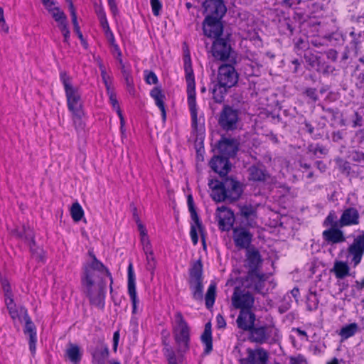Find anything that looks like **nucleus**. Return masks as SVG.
Instances as JSON below:
<instances>
[{
	"label": "nucleus",
	"mask_w": 364,
	"mask_h": 364,
	"mask_svg": "<svg viewBox=\"0 0 364 364\" xmlns=\"http://www.w3.org/2000/svg\"><path fill=\"white\" fill-rule=\"evenodd\" d=\"M211 52L213 56L221 61L230 60L234 58L232 55L233 50L228 42L227 39L223 38H218L213 41L211 47Z\"/></svg>",
	"instance_id": "11"
},
{
	"label": "nucleus",
	"mask_w": 364,
	"mask_h": 364,
	"mask_svg": "<svg viewBox=\"0 0 364 364\" xmlns=\"http://www.w3.org/2000/svg\"><path fill=\"white\" fill-rule=\"evenodd\" d=\"M263 259L259 250L254 246L245 250L244 267L248 269L247 277H251L253 274L258 273L262 264Z\"/></svg>",
	"instance_id": "10"
},
{
	"label": "nucleus",
	"mask_w": 364,
	"mask_h": 364,
	"mask_svg": "<svg viewBox=\"0 0 364 364\" xmlns=\"http://www.w3.org/2000/svg\"><path fill=\"white\" fill-rule=\"evenodd\" d=\"M321 57L315 55L311 53H308L304 55V59L306 63H309L311 67H314L316 64H320Z\"/></svg>",
	"instance_id": "49"
},
{
	"label": "nucleus",
	"mask_w": 364,
	"mask_h": 364,
	"mask_svg": "<svg viewBox=\"0 0 364 364\" xmlns=\"http://www.w3.org/2000/svg\"><path fill=\"white\" fill-rule=\"evenodd\" d=\"M239 211L236 216L241 220L245 226L254 227L256 225V219L257 218V208L251 203H239L237 204Z\"/></svg>",
	"instance_id": "12"
},
{
	"label": "nucleus",
	"mask_w": 364,
	"mask_h": 364,
	"mask_svg": "<svg viewBox=\"0 0 364 364\" xmlns=\"http://www.w3.org/2000/svg\"><path fill=\"white\" fill-rule=\"evenodd\" d=\"M101 76L102 78V80L106 86V88L107 90V92H109V90H111V83L109 82V76L107 74L106 71H103L101 73Z\"/></svg>",
	"instance_id": "60"
},
{
	"label": "nucleus",
	"mask_w": 364,
	"mask_h": 364,
	"mask_svg": "<svg viewBox=\"0 0 364 364\" xmlns=\"http://www.w3.org/2000/svg\"><path fill=\"white\" fill-rule=\"evenodd\" d=\"M100 24H101L102 27L103 28V29L105 32V34H110L112 36V31L109 28L108 21L107 20V17L100 19Z\"/></svg>",
	"instance_id": "61"
},
{
	"label": "nucleus",
	"mask_w": 364,
	"mask_h": 364,
	"mask_svg": "<svg viewBox=\"0 0 364 364\" xmlns=\"http://www.w3.org/2000/svg\"><path fill=\"white\" fill-rule=\"evenodd\" d=\"M216 296V285L215 284H211L206 292L205 300V306L207 309H210L213 307Z\"/></svg>",
	"instance_id": "39"
},
{
	"label": "nucleus",
	"mask_w": 364,
	"mask_h": 364,
	"mask_svg": "<svg viewBox=\"0 0 364 364\" xmlns=\"http://www.w3.org/2000/svg\"><path fill=\"white\" fill-rule=\"evenodd\" d=\"M236 63V58H232L230 63H223L218 67L216 80L212 82L210 87L213 100L216 103H222L230 89L237 85L239 75L234 66Z\"/></svg>",
	"instance_id": "1"
},
{
	"label": "nucleus",
	"mask_w": 364,
	"mask_h": 364,
	"mask_svg": "<svg viewBox=\"0 0 364 364\" xmlns=\"http://www.w3.org/2000/svg\"><path fill=\"white\" fill-rule=\"evenodd\" d=\"M326 57L328 60L336 62L338 58V52L334 49H329L326 52Z\"/></svg>",
	"instance_id": "59"
},
{
	"label": "nucleus",
	"mask_w": 364,
	"mask_h": 364,
	"mask_svg": "<svg viewBox=\"0 0 364 364\" xmlns=\"http://www.w3.org/2000/svg\"><path fill=\"white\" fill-rule=\"evenodd\" d=\"M164 355L167 358L168 364H178L176 355L172 349L166 348Z\"/></svg>",
	"instance_id": "51"
},
{
	"label": "nucleus",
	"mask_w": 364,
	"mask_h": 364,
	"mask_svg": "<svg viewBox=\"0 0 364 364\" xmlns=\"http://www.w3.org/2000/svg\"><path fill=\"white\" fill-rule=\"evenodd\" d=\"M46 9L56 22L65 20V18H67L65 13L58 6H49L48 8Z\"/></svg>",
	"instance_id": "43"
},
{
	"label": "nucleus",
	"mask_w": 364,
	"mask_h": 364,
	"mask_svg": "<svg viewBox=\"0 0 364 364\" xmlns=\"http://www.w3.org/2000/svg\"><path fill=\"white\" fill-rule=\"evenodd\" d=\"M221 18L205 16L203 22V31L205 36L213 38H220L223 33V24Z\"/></svg>",
	"instance_id": "13"
},
{
	"label": "nucleus",
	"mask_w": 364,
	"mask_h": 364,
	"mask_svg": "<svg viewBox=\"0 0 364 364\" xmlns=\"http://www.w3.org/2000/svg\"><path fill=\"white\" fill-rule=\"evenodd\" d=\"M60 77L64 87L68 109L71 112L83 111L78 87L73 85L71 77L65 72H61Z\"/></svg>",
	"instance_id": "2"
},
{
	"label": "nucleus",
	"mask_w": 364,
	"mask_h": 364,
	"mask_svg": "<svg viewBox=\"0 0 364 364\" xmlns=\"http://www.w3.org/2000/svg\"><path fill=\"white\" fill-rule=\"evenodd\" d=\"M186 80L187 82V94L188 103L191 112L192 126L196 129L197 127V108L196 100V87L195 78L192 68L191 66L185 65Z\"/></svg>",
	"instance_id": "5"
},
{
	"label": "nucleus",
	"mask_w": 364,
	"mask_h": 364,
	"mask_svg": "<svg viewBox=\"0 0 364 364\" xmlns=\"http://www.w3.org/2000/svg\"><path fill=\"white\" fill-rule=\"evenodd\" d=\"M355 119L353 121V127L355 128L357 127L362 126L363 117L359 114L358 112H355L354 113Z\"/></svg>",
	"instance_id": "62"
},
{
	"label": "nucleus",
	"mask_w": 364,
	"mask_h": 364,
	"mask_svg": "<svg viewBox=\"0 0 364 364\" xmlns=\"http://www.w3.org/2000/svg\"><path fill=\"white\" fill-rule=\"evenodd\" d=\"M187 203H188L189 212L191 213V218L193 220V221L194 222L193 225H195L196 227L198 228V229L200 231L201 236L203 237V224L199 218V216L196 212L192 195L188 196Z\"/></svg>",
	"instance_id": "34"
},
{
	"label": "nucleus",
	"mask_w": 364,
	"mask_h": 364,
	"mask_svg": "<svg viewBox=\"0 0 364 364\" xmlns=\"http://www.w3.org/2000/svg\"><path fill=\"white\" fill-rule=\"evenodd\" d=\"M105 282H101L97 288H95L94 287H84V292L89 298L90 303L100 309H103L105 307Z\"/></svg>",
	"instance_id": "16"
},
{
	"label": "nucleus",
	"mask_w": 364,
	"mask_h": 364,
	"mask_svg": "<svg viewBox=\"0 0 364 364\" xmlns=\"http://www.w3.org/2000/svg\"><path fill=\"white\" fill-rule=\"evenodd\" d=\"M146 82L149 85L156 84L158 82V77L154 72L151 71L146 75Z\"/></svg>",
	"instance_id": "58"
},
{
	"label": "nucleus",
	"mask_w": 364,
	"mask_h": 364,
	"mask_svg": "<svg viewBox=\"0 0 364 364\" xmlns=\"http://www.w3.org/2000/svg\"><path fill=\"white\" fill-rule=\"evenodd\" d=\"M209 165L221 177H225L231 169L230 161H209Z\"/></svg>",
	"instance_id": "32"
},
{
	"label": "nucleus",
	"mask_w": 364,
	"mask_h": 364,
	"mask_svg": "<svg viewBox=\"0 0 364 364\" xmlns=\"http://www.w3.org/2000/svg\"><path fill=\"white\" fill-rule=\"evenodd\" d=\"M274 332V338L272 340L276 341L274 338L279 337V331L277 328H274V326H255V324L248 329L247 331L250 332L249 339L254 343L258 344H263L267 343L272 335V331Z\"/></svg>",
	"instance_id": "8"
},
{
	"label": "nucleus",
	"mask_w": 364,
	"mask_h": 364,
	"mask_svg": "<svg viewBox=\"0 0 364 364\" xmlns=\"http://www.w3.org/2000/svg\"><path fill=\"white\" fill-rule=\"evenodd\" d=\"M341 228H336L325 230L322 233L323 238L326 242L333 244L345 242L346 237Z\"/></svg>",
	"instance_id": "27"
},
{
	"label": "nucleus",
	"mask_w": 364,
	"mask_h": 364,
	"mask_svg": "<svg viewBox=\"0 0 364 364\" xmlns=\"http://www.w3.org/2000/svg\"><path fill=\"white\" fill-rule=\"evenodd\" d=\"M73 114V120L75 125V127L77 131L83 130L85 126V122L82 120V117L84 116L83 111L74 112Z\"/></svg>",
	"instance_id": "44"
},
{
	"label": "nucleus",
	"mask_w": 364,
	"mask_h": 364,
	"mask_svg": "<svg viewBox=\"0 0 364 364\" xmlns=\"http://www.w3.org/2000/svg\"><path fill=\"white\" fill-rule=\"evenodd\" d=\"M65 356L73 364H78L82 359V353L78 345L68 343L65 350Z\"/></svg>",
	"instance_id": "31"
},
{
	"label": "nucleus",
	"mask_w": 364,
	"mask_h": 364,
	"mask_svg": "<svg viewBox=\"0 0 364 364\" xmlns=\"http://www.w3.org/2000/svg\"><path fill=\"white\" fill-rule=\"evenodd\" d=\"M253 235L245 227H235L232 228V238L234 244L238 249H250Z\"/></svg>",
	"instance_id": "15"
},
{
	"label": "nucleus",
	"mask_w": 364,
	"mask_h": 364,
	"mask_svg": "<svg viewBox=\"0 0 364 364\" xmlns=\"http://www.w3.org/2000/svg\"><path fill=\"white\" fill-rule=\"evenodd\" d=\"M70 215L75 222H79L84 216V210L78 202L73 203L70 208Z\"/></svg>",
	"instance_id": "41"
},
{
	"label": "nucleus",
	"mask_w": 364,
	"mask_h": 364,
	"mask_svg": "<svg viewBox=\"0 0 364 364\" xmlns=\"http://www.w3.org/2000/svg\"><path fill=\"white\" fill-rule=\"evenodd\" d=\"M177 327L173 330V336L178 345V353H186L190 348V328L181 312L176 314Z\"/></svg>",
	"instance_id": "4"
},
{
	"label": "nucleus",
	"mask_w": 364,
	"mask_h": 364,
	"mask_svg": "<svg viewBox=\"0 0 364 364\" xmlns=\"http://www.w3.org/2000/svg\"><path fill=\"white\" fill-rule=\"evenodd\" d=\"M108 93L109 95V100H110V102H111L113 108L114 109H116L117 112H118V110H121V109H120L118 101L117 100L116 95L112 92H111V90H109V92H108Z\"/></svg>",
	"instance_id": "55"
},
{
	"label": "nucleus",
	"mask_w": 364,
	"mask_h": 364,
	"mask_svg": "<svg viewBox=\"0 0 364 364\" xmlns=\"http://www.w3.org/2000/svg\"><path fill=\"white\" fill-rule=\"evenodd\" d=\"M150 3L154 15L156 16H159L162 6L160 1L150 0Z\"/></svg>",
	"instance_id": "52"
},
{
	"label": "nucleus",
	"mask_w": 364,
	"mask_h": 364,
	"mask_svg": "<svg viewBox=\"0 0 364 364\" xmlns=\"http://www.w3.org/2000/svg\"><path fill=\"white\" fill-rule=\"evenodd\" d=\"M250 181L265 183L272 181V176L267 169L260 164L252 165L247 169Z\"/></svg>",
	"instance_id": "21"
},
{
	"label": "nucleus",
	"mask_w": 364,
	"mask_h": 364,
	"mask_svg": "<svg viewBox=\"0 0 364 364\" xmlns=\"http://www.w3.org/2000/svg\"><path fill=\"white\" fill-rule=\"evenodd\" d=\"M247 356L240 360V364H267L268 353L262 348L247 349Z\"/></svg>",
	"instance_id": "20"
},
{
	"label": "nucleus",
	"mask_w": 364,
	"mask_h": 364,
	"mask_svg": "<svg viewBox=\"0 0 364 364\" xmlns=\"http://www.w3.org/2000/svg\"><path fill=\"white\" fill-rule=\"evenodd\" d=\"M221 183L227 191V196L229 197L230 203L237 200L242 195L243 184L237 180L232 177H225Z\"/></svg>",
	"instance_id": "18"
},
{
	"label": "nucleus",
	"mask_w": 364,
	"mask_h": 364,
	"mask_svg": "<svg viewBox=\"0 0 364 364\" xmlns=\"http://www.w3.org/2000/svg\"><path fill=\"white\" fill-rule=\"evenodd\" d=\"M232 304L237 309L240 310H253L255 305V297L252 293L245 289H242L239 287L234 289L232 296Z\"/></svg>",
	"instance_id": "9"
},
{
	"label": "nucleus",
	"mask_w": 364,
	"mask_h": 364,
	"mask_svg": "<svg viewBox=\"0 0 364 364\" xmlns=\"http://www.w3.org/2000/svg\"><path fill=\"white\" fill-rule=\"evenodd\" d=\"M216 217L218 220V227L222 231H229L234 228L233 224L235 220L234 212L226 206L218 207L216 210Z\"/></svg>",
	"instance_id": "17"
},
{
	"label": "nucleus",
	"mask_w": 364,
	"mask_h": 364,
	"mask_svg": "<svg viewBox=\"0 0 364 364\" xmlns=\"http://www.w3.org/2000/svg\"><path fill=\"white\" fill-rule=\"evenodd\" d=\"M141 244L143 246V250L144 252H147L149 250H152L150 240L149 239L148 235L141 237Z\"/></svg>",
	"instance_id": "54"
},
{
	"label": "nucleus",
	"mask_w": 364,
	"mask_h": 364,
	"mask_svg": "<svg viewBox=\"0 0 364 364\" xmlns=\"http://www.w3.org/2000/svg\"><path fill=\"white\" fill-rule=\"evenodd\" d=\"M246 281H251V284H253L254 285L255 291L257 293H262L265 281L264 274L259 272L253 274L251 277H246Z\"/></svg>",
	"instance_id": "36"
},
{
	"label": "nucleus",
	"mask_w": 364,
	"mask_h": 364,
	"mask_svg": "<svg viewBox=\"0 0 364 364\" xmlns=\"http://www.w3.org/2000/svg\"><path fill=\"white\" fill-rule=\"evenodd\" d=\"M341 227L357 225L360 223V214L354 207H348L343 210L339 219Z\"/></svg>",
	"instance_id": "24"
},
{
	"label": "nucleus",
	"mask_w": 364,
	"mask_h": 364,
	"mask_svg": "<svg viewBox=\"0 0 364 364\" xmlns=\"http://www.w3.org/2000/svg\"><path fill=\"white\" fill-rule=\"evenodd\" d=\"M324 226H330V228H341L339 220H337V215L335 211L331 210L323 221Z\"/></svg>",
	"instance_id": "42"
},
{
	"label": "nucleus",
	"mask_w": 364,
	"mask_h": 364,
	"mask_svg": "<svg viewBox=\"0 0 364 364\" xmlns=\"http://www.w3.org/2000/svg\"><path fill=\"white\" fill-rule=\"evenodd\" d=\"M89 352L92 357L93 364H105L109 356V348L102 341H98L95 347L90 346Z\"/></svg>",
	"instance_id": "23"
},
{
	"label": "nucleus",
	"mask_w": 364,
	"mask_h": 364,
	"mask_svg": "<svg viewBox=\"0 0 364 364\" xmlns=\"http://www.w3.org/2000/svg\"><path fill=\"white\" fill-rule=\"evenodd\" d=\"M304 93L306 95L312 100L314 102H316L318 100V97L316 92V88L309 87L306 89Z\"/></svg>",
	"instance_id": "53"
},
{
	"label": "nucleus",
	"mask_w": 364,
	"mask_h": 364,
	"mask_svg": "<svg viewBox=\"0 0 364 364\" xmlns=\"http://www.w3.org/2000/svg\"><path fill=\"white\" fill-rule=\"evenodd\" d=\"M255 319L253 310H240L236 322L239 328L247 331L255 324Z\"/></svg>",
	"instance_id": "26"
},
{
	"label": "nucleus",
	"mask_w": 364,
	"mask_h": 364,
	"mask_svg": "<svg viewBox=\"0 0 364 364\" xmlns=\"http://www.w3.org/2000/svg\"><path fill=\"white\" fill-rule=\"evenodd\" d=\"M197 228L195 225H191V226L190 235L193 245H196L198 242Z\"/></svg>",
	"instance_id": "56"
},
{
	"label": "nucleus",
	"mask_w": 364,
	"mask_h": 364,
	"mask_svg": "<svg viewBox=\"0 0 364 364\" xmlns=\"http://www.w3.org/2000/svg\"><path fill=\"white\" fill-rule=\"evenodd\" d=\"M318 300L316 294L311 293L310 296L307 298V309L309 311L316 310L318 308Z\"/></svg>",
	"instance_id": "47"
},
{
	"label": "nucleus",
	"mask_w": 364,
	"mask_h": 364,
	"mask_svg": "<svg viewBox=\"0 0 364 364\" xmlns=\"http://www.w3.org/2000/svg\"><path fill=\"white\" fill-rule=\"evenodd\" d=\"M150 95L154 100L156 106L161 110L163 122H165L166 119V112L164 105L165 95L163 93L161 87H155L151 90Z\"/></svg>",
	"instance_id": "28"
},
{
	"label": "nucleus",
	"mask_w": 364,
	"mask_h": 364,
	"mask_svg": "<svg viewBox=\"0 0 364 364\" xmlns=\"http://www.w3.org/2000/svg\"><path fill=\"white\" fill-rule=\"evenodd\" d=\"M23 240H25L28 243V245L30 244H33L36 242L34 240V234L33 230L29 227L23 226Z\"/></svg>",
	"instance_id": "48"
},
{
	"label": "nucleus",
	"mask_w": 364,
	"mask_h": 364,
	"mask_svg": "<svg viewBox=\"0 0 364 364\" xmlns=\"http://www.w3.org/2000/svg\"><path fill=\"white\" fill-rule=\"evenodd\" d=\"M128 293L129 294L132 306H136L139 300L136 296L135 276L132 263H130L128 267Z\"/></svg>",
	"instance_id": "29"
},
{
	"label": "nucleus",
	"mask_w": 364,
	"mask_h": 364,
	"mask_svg": "<svg viewBox=\"0 0 364 364\" xmlns=\"http://www.w3.org/2000/svg\"><path fill=\"white\" fill-rule=\"evenodd\" d=\"M238 122V109L228 105H224L218 119L220 127L225 132L233 131L237 128Z\"/></svg>",
	"instance_id": "6"
},
{
	"label": "nucleus",
	"mask_w": 364,
	"mask_h": 364,
	"mask_svg": "<svg viewBox=\"0 0 364 364\" xmlns=\"http://www.w3.org/2000/svg\"><path fill=\"white\" fill-rule=\"evenodd\" d=\"M331 272H333L337 279H343L350 275V267L347 262L336 260Z\"/></svg>",
	"instance_id": "35"
},
{
	"label": "nucleus",
	"mask_w": 364,
	"mask_h": 364,
	"mask_svg": "<svg viewBox=\"0 0 364 364\" xmlns=\"http://www.w3.org/2000/svg\"><path fill=\"white\" fill-rule=\"evenodd\" d=\"M95 12L99 18V20L102 18L106 17V14L105 12V10L101 5H100V6L95 5Z\"/></svg>",
	"instance_id": "63"
},
{
	"label": "nucleus",
	"mask_w": 364,
	"mask_h": 364,
	"mask_svg": "<svg viewBox=\"0 0 364 364\" xmlns=\"http://www.w3.org/2000/svg\"><path fill=\"white\" fill-rule=\"evenodd\" d=\"M347 252L352 257L354 267L358 265L364 255V230L353 238V242L348 247Z\"/></svg>",
	"instance_id": "14"
},
{
	"label": "nucleus",
	"mask_w": 364,
	"mask_h": 364,
	"mask_svg": "<svg viewBox=\"0 0 364 364\" xmlns=\"http://www.w3.org/2000/svg\"><path fill=\"white\" fill-rule=\"evenodd\" d=\"M87 267L90 269H92V270L97 272L100 274V277H102V282H105L103 281V277L106 276L107 277H108L110 280V289L111 291L112 290V284L113 281L111 273L109 272L108 269L96 258L95 255H93V260Z\"/></svg>",
	"instance_id": "30"
},
{
	"label": "nucleus",
	"mask_w": 364,
	"mask_h": 364,
	"mask_svg": "<svg viewBox=\"0 0 364 364\" xmlns=\"http://www.w3.org/2000/svg\"><path fill=\"white\" fill-rule=\"evenodd\" d=\"M203 6L206 16L213 18H223L227 11V8L223 0H205Z\"/></svg>",
	"instance_id": "19"
},
{
	"label": "nucleus",
	"mask_w": 364,
	"mask_h": 364,
	"mask_svg": "<svg viewBox=\"0 0 364 364\" xmlns=\"http://www.w3.org/2000/svg\"><path fill=\"white\" fill-rule=\"evenodd\" d=\"M203 263L200 259L192 263L189 269L188 284L193 298L197 301H202L203 298Z\"/></svg>",
	"instance_id": "3"
},
{
	"label": "nucleus",
	"mask_w": 364,
	"mask_h": 364,
	"mask_svg": "<svg viewBox=\"0 0 364 364\" xmlns=\"http://www.w3.org/2000/svg\"><path fill=\"white\" fill-rule=\"evenodd\" d=\"M72 23L73 24L75 32L77 33V35L78 38H80V40L81 41V43H82V45L85 48H87V43L85 41V39L83 38V36H82V33L80 31V26L78 24V22H77V18H73V19H72Z\"/></svg>",
	"instance_id": "50"
},
{
	"label": "nucleus",
	"mask_w": 364,
	"mask_h": 364,
	"mask_svg": "<svg viewBox=\"0 0 364 364\" xmlns=\"http://www.w3.org/2000/svg\"><path fill=\"white\" fill-rule=\"evenodd\" d=\"M7 309L9 310V313L11 317L13 319H16V318L18 317V313L17 309H16V304L14 305V306H7Z\"/></svg>",
	"instance_id": "64"
},
{
	"label": "nucleus",
	"mask_w": 364,
	"mask_h": 364,
	"mask_svg": "<svg viewBox=\"0 0 364 364\" xmlns=\"http://www.w3.org/2000/svg\"><path fill=\"white\" fill-rule=\"evenodd\" d=\"M309 151L318 158L325 157L328 152V149L319 144H311L309 146Z\"/></svg>",
	"instance_id": "45"
},
{
	"label": "nucleus",
	"mask_w": 364,
	"mask_h": 364,
	"mask_svg": "<svg viewBox=\"0 0 364 364\" xmlns=\"http://www.w3.org/2000/svg\"><path fill=\"white\" fill-rule=\"evenodd\" d=\"M240 142L236 139L221 137L218 141L217 149L218 155H213L211 159H229L233 158L239 150Z\"/></svg>",
	"instance_id": "7"
},
{
	"label": "nucleus",
	"mask_w": 364,
	"mask_h": 364,
	"mask_svg": "<svg viewBox=\"0 0 364 364\" xmlns=\"http://www.w3.org/2000/svg\"><path fill=\"white\" fill-rule=\"evenodd\" d=\"M22 311H23L24 313L23 320L25 321L23 333L24 334L29 336V349L32 353H35L36 349V344L37 341L36 327L28 316L27 310L22 309Z\"/></svg>",
	"instance_id": "22"
},
{
	"label": "nucleus",
	"mask_w": 364,
	"mask_h": 364,
	"mask_svg": "<svg viewBox=\"0 0 364 364\" xmlns=\"http://www.w3.org/2000/svg\"><path fill=\"white\" fill-rule=\"evenodd\" d=\"M358 331V325L356 323H351L341 328L339 335L343 339H347L354 336Z\"/></svg>",
	"instance_id": "37"
},
{
	"label": "nucleus",
	"mask_w": 364,
	"mask_h": 364,
	"mask_svg": "<svg viewBox=\"0 0 364 364\" xmlns=\"http://www.w3.org/2000/svg\"><path fill=\"white\" fill-rule=\"evenodd\" d=\"M84 274L85 277L82 279L83 287H93L95 284V278L97 276L95 271L86 267L85 268Z\"/></svg>",
	"instance_id": "38"
},
{
	"label": "nucleus",
	"mask_w": 364,
	"mask_h": 364,
	"mask_svg": "<svg viewBox=\"0 0 364 364\" xmlns=\"http://www.w3.org/2000/svg\"><path fill=\"white\" fill-rule=\"evenodd\" d=\"M1 283L3 287V289L5 292V295H8L11 292V287L9 281L6 278L1 277L0 279Z\"/></svg>",
	"instance_id": "57"
},
{
	"label": "nucleus",
	"mask_w": 364,
	"mask_h": 364,
	"mask_svg": "<svg viewBox=\"0 0 364 364\" xmlns=\"http://www.w3.org/2000/svg\"><path fill=\"white\" fill-rule=\"evenodd\" d=\"M30 251L33 258H35L37 261H43L44 259V252L41 248L37 247L36 242L33 244H30Z\"/></svg>",
	"instance_id": "46"
},
{
	"label": "nucleus",
	"mask_w": 364,
	"mask_h": 364,
	"mask_svg": "<svg viewBox=\"0 0 364 364\" xmlns=\"http://www.w3.org/2000/svg\"><path fill=\"white\" fill-rule=\"evenodd\" d=\"M208 186L212 190L211 198L217 202L220 203L226 200L230 201L229 197L227 196V191H225L221 181L217 179H210L208 182Z\"/></svg>",
	"instance_id": "25"
},
{
	"label": "nucleus",
	"mask_w": 364,
	"mask_h": 364,
	"mask_svg": "<svg viewBox=\"0 0 364 364\" xmlns=\"http://www.w3.org/2000/svg\"><path fill=\"white\" fill-rule=\"evenodd\" d=\"M350 35L353 37L350 44L354 47L355 55H358L360 50V45L363 41H364V32L360 31L358 33H355V31H352Z\"/></svg>",
	"instance_id": "40"
},
{
	"label": "nucleus",
	"mask_w": 364,
	"mask_h": 364,
	"mask_svg": "<svg viewBox=\"0 0 364 364\" xmlns=\"http://www.w3.org/2000/svg\"><path fill=\"white\" fill-rule=\"evenodd\" d=\"M200 340L202 343L205 345V348L203 352L204 354H209L213 350L212 330L211 323L210 322L205 325L204 331L200 336Z\"/></svg>",
	"instance_id": "33"
}]
</instances>
